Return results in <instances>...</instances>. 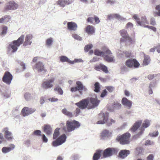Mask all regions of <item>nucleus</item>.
<instances>
[{
	"label": "nucleus",
	"instance_id": "1",
	"mask_svg": "<svg viewBox=\"0 0 160 160\" xmlns=\"http://www.w3.org/2000/svg\"><path fill=\"white\" fill-rule=\"evenodd\" d=\"M24 35H22L17 40H15L11 42L7 47L8 48L12 50V52H16L18 50V48L23 43V46L26 47L28 45L31 44L32 42L31 40L32 38V34L27 35L25 37V41L23 42Z\"/></svg>",
	"mask_w": 160,
	"mask_h": 160
},
{
	"label": "nucleus",
	"instance_id": "2",
	"mask_svg": "<svg viewBox=\"0 0 160 160\" xmlns=\"http://www.w3.org/2000/svg\"><path fill=\"white\" fill-rule=\"evenodd\" d=\"M60 129V128H57L54 131L53 136V139H56L53 141L52 143V146L54 147H57L62 144L66 140V136L64 134H63L57 138L60 134L59 131Z\"/></svg>",
	"mask_w": 160,
	"mask_h": 160
},
{
	"label": "nucleus",
	"instance_id": "3",
	"mask_svg": "<svg viewBox=\"0 0 160 160\" xmlns=\"http://www.w3.org/2000/svg\"><path fill=\"white\" fill-rule=\"evenodd\" d=\"M80 126V123L77 121L68 120L66 122V127H64L62 130L65 132H70L78 128Z\"/></svg>",
	"mask_w": 160,
	"mask_h": 160
},
{
	"label": "nucleus",
	"instance_id": "4",
	"mask_svg": "<svg viewBox=\"0 0 160 160\" xmlns=\"http://www.w3.org/2000/svg\"><path fill=\"white\" fill-rule=\"evenodd\" d=\"M108 114L106 113L105 114L100 113L99 114L98 117L99 118H102L103 120H100L97 122V124H103L106 123L108 126H109L112 125L115 122V120L111 118H109Z\"/></svg>",
	"mask_w": 160,
	"mask_h": 160
},
{
	"label": "nucleus",
	"instance_id": "5",
	"mask_svg": "<svg viewBox=\"0 0 160 160\" xmlns=\"http://www.w3.org/2000/svg\"><path fill=\"white\" fill-rule=\"evenodd\" d=\"M102 50L105 52V55L103 56L104 59L108 62H114L115 61L114 57L112 55L111 51L106 46L102 47Z\"/></svg>",
	"mask_w": 160,
	"mask_h": 160
},
{
	"label": "nucleus",
	"instance_id": "6",
	"mask_svg": "<svg viewBox=\"0 0 160 160\" xmlns=\"http://www.w3.org/2000/svg\"><path fill=\"white\" fill-rule=\"evenodd\" d=\"M130 134L128 132H126L121 135L117 137L116 140L122 145L128 144L130 142Z\"/></svg>",
	"mask_w": 160,
	"mask_h": 160
},
{
	"label": "nucleus",
	"instance_id": "7",
	"mask_svg": "<svg viewBox=\"0 0 160 160\" xmlns=\"http://www.w3.org/2000/svg\"><path fill=\"white\" fill-rule=\"evenodd\" d=\"M76 86L75 87H72L71 88V91L72 92H76L78 91H79L81 94L82 93V91L86 92L87 91V89L84 86L82 83L79 81H77L76 82Z\"/></svg>",
	"mask_w": 160,
	"mask_h": 160
},
{
	"label": "nucleus",
	"instance_id": "8",
	"mask_svg": "<svg viewBox=\"0 0 160 160\" xmlns=\"http://www.w3.org/2000/svg\"><path fill=\"white\" fill-rule=\"evenodd\" d=\"M117 152V150L114 148H108L104 150H102V157L101 158L110 157Z\"/></svg>",
	"mask_w": 160,
	"mask_h": 160
},
{
	"label": "nucleus",
	"instance_id": "9",
	"mask_svg": "<svg viewBox=\"0 0 160 160\" xmlns=\"http://www.w3.org/2000/svg\"><path fill=\"white\" fill-rule=\"evenodd\" d=\"M121 36L122 38L120 39V42H123L128 40L130 43H132L134 41L129 37L126 30L122 29L119 31Z\"/></svg>",
	"mask_w": 160,
	"mask_h": 160
},
{
	"label": "nucleus",
	"instance_id": "10",
	"mask_svg": "<svg viewBox=\"0 0 160 160\" xmlns=\"http://www.w3.org/2000/svg\"><path fill=\"white\" fill-rule=\"evenodd\" d=\"M133 18L135 19L137 23L140 26L145 28L147 25L146 24H148L149 22L147 20L145 16H143L141 18V20L138 18L136 14H134L133 16Z\"/></svg>",
	"mask_w": 160,
	"mask_h": 160
},
{
	"label": "nucleus",
	"instance_id": "11",
	"mask_svg": "<svg viewBox=\"0 0 160 160\" xmlns=\"http://www.w3.org/2000/svg\"><path fill=\"white\" fill-rule=\"evenodd\" d=\"M89 102V100L88 99H84L75 103V105L79 108L84 109L88 107Z\"/></svg>",
	"mask_w": 160,
	"mask_h": 160
},
{
	"label": "nucleus",
	"instance_id": "12",
	"mask_svg": "<svg viewBox=\"0 0 160 160\" xmlns=\"http://www.w3.org/2000/svg\"><path fill=\"white\" fill-rule=\"evenodd\" d=\"M54 80L55 78H53L43 82L41 85L42 87L46 89L52 88L54 85Z\"/></svg>",
	"mask_w": 160,
	"mask_h": 160
},
{
	"label": "nucleus",
	"instance_id": "13",
	"mask_svg": "<svg viewBox=\"0 0 160 160\" xmlns=\"http://www.w3.org/2000/svg\"><path fill=\"white\" fill-rule=\"evenodd\" d=\"M126 65L128 68H132L133 67L134 68H137L140 65L139 63L135 59H129L126 62Z\"/></svg>",
	"mask_w": 160,
	"mask_h": 160
},
{
	"label": "nucleus",
	"instance_id": "14",
	"mask_svg": "<svg viewBox=\"0 0 160 160\" xmlns=\"http://www.w3.org/2000/svg\"><path fill=\"white\" fill-rule=\"evenodd\" d=\"M12 75L8 72H6L2 78V80L3 82L6 84L9 85L12 79Z\"/></svg>",
	"mask_w": 160,
	"mask_h": 160
},
{
	"label": "nucleus",
	"instance_id": "15",
	"mask_svg": "<svg viewBox=\"0 0 160 160\" xmlns=\"http://www.w3.org/2000/svg\"><path fill=\"white\" fill-rule=\"evenodd\" d=\"M18 5L14 1H10L7 3L4 9L6 10H14L18 8Z\"/></svg>",
	"mask_w": 160,
	"mask_h": 160
},
{
	"label": "nucleus",
	"instance_id": "16",
	"mask_svg": "<svg viewBox=\"0 0 160 160\" xmlns=\"http://www.w3.org/2000/svg\"><path fill=\"white\" fill-rule=\"evenodd\" d=\"M87 21L88 22L94 25L98 24L100 22L99 18L95 15H92L89 17L87 19Z\"/></svg>",
	"mask_w": 160,
	"mask_h": 160
},
{
	"label": "nucleus",
	"instance_id": "17",
	"mask_svg": "<svg viewBox=\"0 0 160 160\" xmlns=\"http://www.w3.org/2000/svg\"><path fill=\"white\" fill-rule=\"evenodd\" d=\"M89 101H90L91 104H89V108H92L97 107L100 102V101L98 100L97 97L95 98H91L89 100Z\"/></svg>",
	"mask_w": 160,
	"mask_h": 160
},
{
	"label": "nucleus",
	"instance_id": "18",
	"mask_svg": "<svg viewBox=\"0 0 160 160\" xmlns=\"http://www.w3.org/2000/svg\"><path fill=\"white\" fill-rule=\"evenodd\" d=\"M36 111L34 108H29L28 107H24L22 110L21 112L23 116H28L33 113Z\"/></svg>",
	"mask_w": 160,
	"mask_h": 160
},
{
	"label": "nucleus",
	"instance_id": "19",
	"mask_svg": "<svg viewBox=\"0 0 160 160\" xmlns=\"http://www.w3.org/2000/svg\"><path fill=\"white\" fill-rule=\"evenodd\" d=\"M33 68L37 69L38 72H41L42 71L45 72L47 71V70L45 69L44 64L42 62H37Z\"/></svg>",
	"mask_w": 160,
	"mask_h": 160
},
{
	"label": "nucleus",
	"instance_id": "20",
	"mask_svg": "<svg viewBox=\"0 0 160 160\" xmlns=\"http://www.w3.org/2000/svg\"><path fill=\"white\" fill-rule=\"evenodd\" d=\"M94 68L97 71H101V70L106 73H108V72L107 67L102 63L95 65Z\"/></svg>",
	"mask_w": 160,
	"mask_h": 160
},
{
	"label": "nucleus",
	"instance_id": "21",
	"mask_svg": "<svg viewBox=\"0 0 160 160\" xmlns=\"http://www.w3.org/2000/svg\"><path fill=\"white\" fill-rule=\"evenodd\" d=\"M4 132V137L8 141H10L13 139L12 134L11 132L8 131V128H4L3 130Z\"/></svg>",
	"mask_w": 160,
	"mask_h": 160
},
{
	"label": "nucleus",
	"instance_id": "22",
	"mask_svg": "<svg viewBox=\"0 0 160 160\" xmlns=\"http://www.w3.org/2000/svg\"><path fill=\"white\" fill-rule=\"evenodd\" d=\"M77 28V24L74 22H68L67 23V28L69 30L76 31Z\"/></svg>",
	"mask_w": 160,
	"mask_h": 160
},
{
	"label": "nucleus",
	"instance_id": "23",
	"mask_svg": "<svg viewBox=\"0 0 160 160\" xmlns=\"http://www.w3.org/2000/svg\"><path fill=\"white\" fill-rule=\"evenodd\" d=\"M72 3V2L69 0H58L56 2L57 5L62 7H64L66 5H68Z\"/></svg>",
	"mask_w": 160,
	"mask_h": 160
},
{
	"label": "nucleus",
	"instance_id": "24",
	"mask_svg": "<svg viewBox=\"0 0 160 160\" xmlns=\"http://www.w3.org/2000/svg\"><path fill=\"white\" fill-rule=\"evenodd\" d=\"M85 30L88 34L92 35L94 33L95 28L92 26L88 25L85 28Z\"/></svg>",
	"mask_w": 160,
	"mask_h": 160
},
{
	"label": "nucleus",
	"instance_id": "25",
	"mask_svg": "<svg viewBox=\"0 0 160 160\" xmlns=\"http://www.w3.org/2000/svg\"><path fill=\"white\" fill-rule=\"evenodd\" d=\"M43 130L47 135H49L52 134V128L50 125L45 124L43 128Z\"/></svg>",
	"mask_w": 160,
	"mask_h": 160
},
{
	"label": "nucleus",
	"instance_id": "26",
	"mask_svg": "<svg viewBox=\"0 0 160 160\" xmlns=\"http://www.w3.org/2000/svg\"><path fill=\"white\" fill-rule=\"evenodd\" d=\"M122 103L124 105L130 108L132 105V102L131 101L128 100L126 98H123L122 100Z\"/></svg>",
	"mask_w": 160,
	"mask_h": 160
},
{
	"label": "nucleus",
	"instance_id": "27",
	"mask_svg": "<svg viewBox=\"0 0 160 160\" xmlns=\"http://www.w3.org/2000/svg\"><path fill=\"white\" fill-rule=\"evenodd\" d=\"M129 153L130 151L128 150H122L119 153V157L122 158H123L127 156Z\"/></svg>",
	"mask_w": 160,
	"mask_h": 160
},
{
	"label": "nucleus",
	"instance_id": "28",
	"mask_svg": "<svg viewBox=\"0 0 160 160\" xmlns=\"http://www.w3.org/2000/svg\"><path fill=\"white\" fill-rule=\"evenodd\" d=\"M142 123V121H139L136 122L131 128V130L132 132H135L140 126Z\"/></svg>",
	"mask_w": 160,
	"mask_h": 160
},
{
	"label": "nucleus",
	"instance_id": "29",
	"mask_svg": "<svg viewBox=\"0 0 160 160\" xmlns=\"http://www.w3.org/2000/svg\"><path fill=\"white\" fill-rule=\"evenodd\" d=\"M102 150H98L94 154L93 157V160H98L102 156Z\"/></svg>",
	"mask_w": 160,
	"mask_h": 160
},
{
	"label": "nucleus",
	"instance_id": "30",
	"mask_svg": "<svg viewBox=\"0 0 160 160\" xmlns=\"http://www.w3.org/2000/svg\"><path fill=\"white\" fill-rule=\"evenodd\" d=\"M10 147H4L2 148V151L3 153H6L13 150L15 148V146L13 144H11Z\"/></svg>",
	"mask_w": 160,
	"mask_h": 160
},
{
	"label": "nucleus",
	"instance_id": "31",
	"mask_svg": "<svg viewBox=\"0 0 160 160\" xmlns=\"http://www.w3.org/2000/svg\"><path fill=\"white\" fill-rule=\"evenodd\" d=\"M60 61L62 62H66L71 64H73L74 63V62L70 61L68 57L64 56L60 57Z\"/></svg>",
	"mask_w": 160,
	"mask_h": 160
},
{
	"label": "nucleus",
	"instance_id": "32",
	"mask_svg": "<svg viewBox=\"0 0 160 160\" xmlns=\"http://www.w3.org/2000/svg\"><path fill=\"white\" fill-rule=\"evenodd\" d=\"M144 59L143 62V64L144 65H147L149 64L150 62V59L148 55H146L143 53Z\"/></svg>",
	"mask_w": 160,
	"mask_h": 160
},
{
	"label": "nucleus",
	"instance_id": "33",
	"mask_svg": "<svg viewBox=\"0 0 160 160\" xmlns=\"http://www.w3.org/2000/svg\"><path fill=\"white\" fill-rule=\"evenodd\" d=\"M10 19V16L6 15L0 19V23H2L4 21L8 22H9Z\"/></svg>",
	"mask_w": 160,
	"mask_h": 160
},
{
	"label": "nucleus",
	"instance_id": "34",
	"mask_svg": "<svg viewBox=\"0 0 160 160\" xmlns=\"http://www.w3.org/2000/svg\"><path fill=\"white\" fill-rule=\"evenodd\" d=\"M62 112L65 115L68 116L69 117L71 118L73 117V115L72 113L69 112L66 109H63L62 110Z\"/></svg>",
	"mask_w": 160,
	"mask_h": 160
},
{
	"label": "nucleus",
	"instance_id": "35",
	"mask_svg": "<svg viewBox=\"0 0 160 160\" xmlns=\"http://www.w3.org/2000/svg\"><path fill=\"white\" fill-rule=\"evenodd\" d=\"M94 54L96 55L103 57L105 55V52L102 51L98 49H96L94 51Z\"/></svg>",
	"mask_w": 160,
	"mask_h": 160
},
{
	"label": "nucleus",
	"instance_id": "36",
	"mask_svg": "<svg viewBox=\"0 0 160 160\" xmlns=\"http://www.w3.org/2000/svg\"><path fill=\"white\" fill-rule=\"evenodd\" d=\"M112 106L113 109H119L122 106L121 104L118 102H114Z\"/></svg>",
	"mask_w": 160,
	"mask_h": 160
},
{
	"label": "nucleus",
	"instance_id": "37",
	"mask_svg": "<svg viewBox=\"0 0 160 160\" xmlns=\"http://www.w3.org/2000/svg\"><path fill=\"white\" fill-rule=\"evenodd\" d=\"M94 91L95 92H99L100 88L99 83L98 82H97L95 83L94 84Z\"/></svg>",
	"mask_w": 160,
	"mask_h": 160
},
{
	"label": "nucleus",
	"instance_id": "38",
	"mask_svg": "<svg viewBox=\"0 0 160 160\" xmlns=\"http://www.w3.org/2000/svg\"><path fill=\"white\" fill-rule=\"evenodd\" d=\"M114 18H116L119 20H125L126 18L121 17L120 15L118 14H114Z\"/></svg>",
	"mask_w": 160,
	"mask_h": 160
},
{
	"label": "nucleus",
	"instance_id": "39",
	"mask_svg": "<svg viewBox=\"0 0 160 160\" xmlns=\"http://www.w3.org/2000/svg\"><path fill=\"white\" fill-rule=\"evenodd\" d=\"M54 90L55 91H57L59 94L62 95L63 94V91L62 89L59 86H57L55 88Z\"/></svg>",
	"mask_w": 160,
	"mask_h": 160
},
{
	"label": "nucleus",
	"instance_id": "40",
	"mask_svg": "<svg viewBox=\"0 0 160 160\" xmlns=\"http://www.w3.org/2000/svg\"><path fill=\"white\" fill-rule=\"evenodd\" d=\"M53 42V39L52 38L48 39L46 41V45L48 46H50Z\"/></svg>",
	"mask_w": 160,
	"mask_h": 160
},
{
	"label": "nucleus",
	"instance_id": "41",
	"mask_svg": "<svg viewBox=\"0 0 160 160\" xmlns=\"http://www.w3.org/2000/svg\"><path fill=\"white\" fill-rule=\"evenodd\" d=\"M155 86V84L151 82L150 83L149 86L148 93L149 94H152L153 93L152 90L151 88L152 87Z\"/></svg>",
	"mask_w": 160,
	"mask_h": 160
},
{
	"label": "nucleus",
	"instance_id": "42",
	"mask_svg": "<svg viewBox=\"0 0 160 160\" xmlns=\"http://www.w3.org/2000/svg\"><path fill=\"white\" fill-rule=\"evenodd\" d=\"M150 125V122L148 120H145L142 124V126L144 128L148 127Z\"/></svg>",
	"mask_w": 160,
	"mask_h": 160
},
{
	"label": "nucleus",
	"instance_id": "43",
	"mask_svg": "<svg viewBox=\"0 0 160 160\" xmlns=\"http://www.w3.org/2000/svg\"><path fill=\"white\" fill-rule=\"evenodd\" d=\"M8 27L7 26H3L2 28V31L1 32V35H4L6 34L8 30Z\"/></svg>",
	"mask_w": 160,
	"mask_h": 160
},
{
	"label": "nucleus",
	"instance_id": "44",
	"mask_svg": "<svg viewBox=\"0 0 160 160\" xmlns=\"http://www.w3.org/2000/svg\"><path fill=\"white\" fill-rule=\"evenodd\" d=\"M92 44H88L86 45L84 47V50L85 52H87L88 51L89 49L92 47Z\"/></svg>",
	"mask_w": 160,
	"mask_h": 160
},
{
	"label": "nucleus",
	"instance_id": "45",
	"mask_svg": "<svg viewBox=\"0 0 160 160\" xmlns=\"http://www.w3.org/2000/svg\"><path fill=\"white\" fill-rule=\"evenodd\" d=\"M105 88L108 91L110 92H112L114 90V88L112 86H108L105 87Z\"/></svg>",
	"mask_w": 160,
	"mask_h": 160
},
{
	"label": "nucleus",
	"instance_id": "46",
	"mask_svg": "<svg viewBox=\"0 0 160 160\" xmlns=\"http://www.w3.org/2000/svg\"><path fill=\"white\" fill-rule=\"evenodd\" d=\"M79 108H77L74 112V114L75 117L78 116L81 110Z\"/></svg>",
	"mask_w": 160,
	"mask_h": 160
},
{
	"label": "nucleus",
	"instance_id": "47",
	"mask_svg": "<svg viewBox=\"0 0 160 160\" xmlns=\"http://www.w3.org/2000/svg\"><path fill=\"white\" fill-rule=\"evenodd\" d=\"M24 97L27 101L29 100L31 98V94L28 93H26L24 94Z\"/></svg>",
	"mask_w": 160,
	"mask_h": 160
},
{
	"label": "nucleus",
	"instance_id": "48",
	"mask_svg": "<svg viewBox=\"0 0 160 160\" xmlns=\"http://www.w3.org/2000/svg\"><path fill=\"white\" fill-rule=\"evenodd\" d=\"M41 132L39 130H36L34 131L33 132V134L37 136H41Z\"/></svg>",
	"mask_w": 160,
	"mask_h": 160
},
{
	"label": "nucleus",
	"instance_id": "49",
	"mask_svg": "<svg viewBox=\"0 0 160 160\" xmlns=\"http://www.w3.org/2000/svg\"><path fill=\"white\" fill-rule=\"evenodd\" d=\"M123 53L124 55H125V56L126 58H130L132 56L131 53L129 51H126L125 52H124Z\"/></svg>",
	"mask_w": 160,
	"mask_h": 160
},
{
	"label": "nucleus",
	"instance_id": "50",
	"mask_svg": "<svg viewBox=\"0 0 160 160\" xmlns=\"http://www.w3.org/2000/svg\"><path fill=\"white\" fill-rule=\"evenodd\" d=\"M72 37L74 38L75 39L78 40H82V38L80 37L79 35H78L76 34H72Z\"/></svg>",
	"mask_w": 160,
	"mask_h": 160
},
{
	"label": "nucleus",
	"instance_id": "51",
	"mask_svg": "<svg viewBox=\"0 0 160 160\" xmlns=\"http://www.w3.org/2000/svg\"><path fill=\"white\" fill-rule=\"evenodd\" d=\"M145 28H147L149 29H150L152 30L154 32H155L156 31L157 29L156 28L154 27L147 25L146 26H145Z\"/></svg>",
	"mask_w": 160,
	"mask_h": 160
},
{
	"label": "nucleus",
	"instance_id": "52",
	"mask_svg": "<svg viewBox=\"0 0 160 160\" xmlns=\"http://www.w3.org/2000/svg\"><path fill=\"white\" fill-rule=\"evenodd\" d=\"M156 9L158 11V12H156V14L158 16L160 17V5H157L156 8Z\"/></svg>",
	"mask_w": 160,
	"mask_h": 160
},
{
	"label": "nucleus",
	"instance_id": "53",
	"mask_svg": "<svg viewBox=\"0 0 160 160\" xmlns=\"http://www.w3.org/2000/svg\"><path fill=\"white\" fill-rule=\"evenodd\" d=\"M107 93V92L106 89L104 90L101 94L100 97L102 98H103L106 96Z\"/></svg>",
	"mask_w": 160,
	"mask_h": 160
},
{
	"label": "nucleus",
	"instance_id": "54",
	"mask_svg": "<svg viewBox=\"0 0 160 160\" xmlns=\"http://www.w3.org/2000/svg\"><path fill=\"white\" fill-rule=\"evenodd\" d=\"M154 158V156L152 154H150L147 158V160H153Z\"/></svg>",
	"mask_w": 160,
	"mask_h": 160
},
{
	"label": "nucleus",
	"instance_id": "55",
	"mask_svg": "<svg viewBox=\"0 0 160 160\" xmlns=\"http://www.w3.org/2000/svg\"><path fill=\"white\" fill-rule=\"evenodd\" d=\"M42 141L44 142H47L48 141V139L46 137L45 135L43 134L42 135Z\"/></svg>",
	"mask_w": 160,
	"mask_h": 160
},
{
	"label": "nucleus",
	"instance_id": "56",
	"mask_svg": "<svg viewBox=\"0 0 160 160\" xmlns=\"http://www.w3.org/2000/svg\"><path fill=\"white\" fill-rule=\"evenodd\" d=\"M150 24L153 26H155L156 24V22L154 18H151L150 21Z\"/></svg>",
	"mask_w": 160,
	"mask_h": 160
},
{
	"label": "nucleus",
	"instance_id": "57",
	"mask_svg": "<svg viewBox=\"0 0 160 160\" xmlns=\"http://www.w3.org/2000/svg\"><path fill=\"white\" fill-rule=\"evenodd\" d=\"M133 26V24L131 22H128L126 26V28H132Z\"/></svg>",
	"mask_w": 160,
	"mask_h": 160
},
{
	"label": "nucleus",
	"instance_id": "58",
	"mask_svg": "<svg viewBox=\"0 0 160 160\" xmlns=\"http://www.w3.org/2000/svg\"><path fill=\"white\" fill-rule=\"evenodd\" d=\"M153 144V143L150 140H147L145 143V145H151Z\"/></svg>",
	"mask_w": 160,
	"mask_h": 160
},
{
	"label": "nucleus",
	"instance_id": "59",
	"mask_svg": "<svg viewBox=\"0 0 160 160\" xmlns=\"http://www.w3.org/2000/svg\"><path fill=\"white\" fill-rule=\"evenodd\" d=\"M156 75L154 74H150L148 76V78L149 80H152L153 79L155 76H156Z\"/></svg>",
	"mask_w": 160,
	"mask_h": 160
},
{
	"label": "nucleus",
	"instance_id": "60",
	"mask_svg": "<svg viewBox=\"0 0 160 160\" xmlns=\"http://www.w3.org/2000/svg\"><path fill=\"white\" fill-rule=\"evenodd\" d=\"M45 102L44 98L43 97L40 98V102L41 104H42Z\"/></svg>",
	"mask_w": 160,
	"mask_h": 160
},
{
	"label": "nucleus",
	"instance_id": "61",
	"mask_svg": "<svg viewBox=\"0 0 160 160\" xmlns=\"http://www.w3.org/2000/svg\"><path fill=\"white\" fill-rule=\"evenodd\" d=\"M156 49H157V51L158 53H160V45L158 44L156 47H155Z\"/></svg>",
	"mask_w": 160,
	"mask_h": 160
},
{
	"label": "nucleus",
	"instance_id": "62",
	"mask_svg": "<svg viewBox=\"0 0 160 160\" xmlns=\"http://www.w3.org/2000/svg\"><path fill=\"white\" fill-rule=\"evenodd\" d=\"M49 100L52 102H56L58 100V98H49Z\"/></svg>",
	"mask_w": 160,
	"mask_h": 160
},
{
	"label": "nucleus",
	"instance_id": "63",
	"mask_svg": "<svg viewBox=\"0 0 160 160\" xmlns=\"http://www.w3.org/2000/svg\"><path fill=\"white\" fill-rule=\"evenodd\" d=\"M108 18L109 20H111L114 18V14L108 15Z\"/></svg>",
	"mask_w": 160,
	"mask_h": 160
},
{
	"label": "nucleus",
	"instance_id": "64",
	"mask_svg": "<svg viewBox=\"0 0 160 160\" xmlns=\"http://www.w3.org/2000/svg\"><path fill=\"white\" fill-rule=\"evenodd\" d=\"M106 2L107 3H109L111 4H112L114 3V1L111 0H107L106 1Z\"/></svg>",
	"mask_w": 160,
	"mask_h": 160
}]
</instances>
